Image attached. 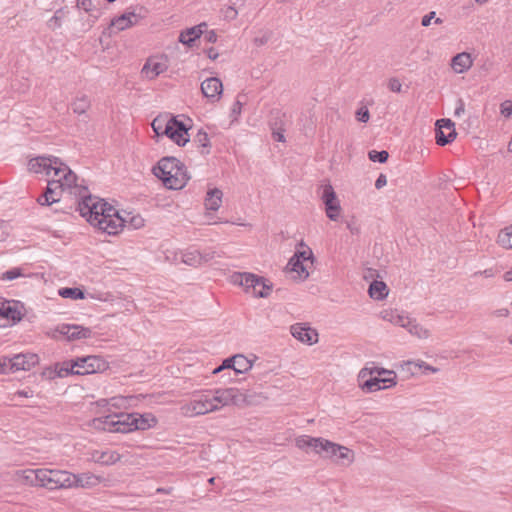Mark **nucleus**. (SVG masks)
<instances>
[{"instance_id":"1","label":"nucleus","mask_w":512,"mask_h":512,"mask_svg":"<svg viewBox=\"0 0 512 512\" xmlns=\"http://www.w3.org/2000/svg\"><path fill=\"white\" fill-rule=\"evenodd\" d=\"M243 399V394L237 388L205 390L194 393L190 400L182 403L180 413L188 418L203 416L226 406L237 405Z\"/></svg>"},{"instance_id":"2","label":"nucleus","mask_w":512,"mask_h":512,"mask_svg":"<svg viewBox=\"0 0 512 512\" xmlns=\"http://www.w3.org/2000/svg\"><path fill=\"white\" fill-rule=\"evenodd\" d=\"M76 204L80 215L100 231L108 235H116L122 231L125 220L113 206L102 199L93 197L88 192Z\"/></svg>"},{"instance_id":"3","label":"nucleus","mask_w":512,"mask_h":512,"mask_svg":"<svg viewBox=\"0 0 512 512\" xmlns=\"http://www.w3.org/2000/svg\"><path fill=\"white\" fill-rule=\"evenodd\" d=\"M34 174L55 178L63 192L74 195L76 202L89 191L85 185L78 183L77 175L57 157L34 156Z\"/></svg>"},{"instance_id":"4","label":"nucleus","mask_w":512,"mask_h":512,"mask_svg":"<svg viewBox=\"0 0 512 512\" xmlns=\"http://www.w3.org/2000/svg\"><path fill=\"white\" fill-rule=\"evenodd\" d=\"M153 174L159 178L168 189H182L187 181L185 166L175 157L167 156L159 160L153 168Z\"/></svg>"},{"instance_id":"5","label":"nucleus","mask_w":512,"mask_h":512,"mask_svg":"<svg viewBox=\"0 0 512 512\" xmlns=\"http://www.w3.org/2000/svg\"><path fill=\"white\" fill-rule=\"evenodd\" d=\"M151 126L157 136H167L178 146H184L189 141L186 125L175 116H158Z\"/></svg>"},{"instance_id":"6","label":"nucleus","mask_w":512,"mask_h":512,"mask_svg":"<svg viewBox=\"0 0 512 512\" xmlns=\"http://www.w3.org/2000/svg\"><path fill=\"white\" fill-rule=\"evenodd\" d=\"M230 282L252 292L255 297L267 298L271 295L273 284L268 279L253 273L235 272L230 276Z\"/></svg>"},{"instance_id":"7","label":"nucleus","mask_w":512,"mask_h":512,"mask_svg":"<svg viewBox=\"0 0 512 512\" xmlns=\"http://www.w3.org/2000/svg\"><path fill=\"white\" fill-rule=\"evenodd\" d=\"M34 478L41 487L49 490L68 489L70 472L57 469H35Z\"/></svg>"},{"instance_id":"8","label":"nucleus","mask_w":512,"mask_h":512,"mask_svg":"<svg viewBox=\"0 0 512 512\" xmlns=\"http://www.w3.org/2000/svg\"><path fill=\"white\" fill-rule=\"evenodd\" d=\"M318 455L342 465H351L355 461V453L353 450L325 438L323 439Z\"/></svg>"},{"instance_id":"9","label":"nucleus","mask_w":512,"mask_h":512,"mask_svg":"<svg viewBox=\"0 0 512 512\" xmlns=\"http://www.w3.org/2000/svg\"><path fill=\"white\" fill-rule=\"evenodd\" d=\"M69 362L72 366L71 368L69 367L70 375L102 373L109 368V363L104 358L97 355L78 357Z\"/></svg>"},{"instance_id":"10","label":"nucleus","mask_w":512,"mask_h":512,"mask_svg":"<svg viewBox=\"0 0 512 512\" xmlns=\"http://www.w3.org/2000/svg\"><path fill=\"white\" fill-rule=\"evenodd\" d=\"M47 335L54 339H59L60 336H63L68 341H74L90 338L92 330L76 324H61L54 330L47 332Z\"/></svg>"},{"instance_id":"11","label":"nucleus","mask_w":512,"mask_h":512,"mask_svg":"<svg viewBox=\"0 0 512 512\" xmlns=\"http://www.w3.org/2000/svg\"><path fill=\"white\" fill-rule=\"evenodd\" d=\"M313 265L314 258H290L284 271L290 279L304 281L309 277Z\"/></svg>"},{"instance_id":"12","label":"nucleus","mask_w":512,"mask_h":512,"mask_svg":"<svg viewBox=\"0 0 512 512\" xmlns=\"http://www.w3.org/2000/svg\"><path fill=\"white\" fill-rule=\"evenodd\" d=\"M22 305L16 301L0 298V327L12 326L22 319Z\"/></svg>"},{"instance_id":"13","label":"nucleus","mask_w":512,"mask_h":512,"mask_svg":"<svg viewBox=\"0 0 512 512\" xmlns=\"http://www.w3.org/2000/svg\"><path fill=\"white\" fill-rule=\"evenodd\" d=\"M321 189L322 192L320 198L325 205L326 215L330 220L335 221L339 217L341 211L340 201L338 200L331 184L328 183L322 185Z\"/></svg>"},{"instance_id":"14","label":"nucleus","mask_w":512,"mask_h":512,"mask_svg":"<svg viewBox=\"0 0 512 512\" xmlns=\"http://www.w3.org/2000/svg\"><path fill=\"white\" fill-rule=\"evenodd\" d=\"M47 183L44 192L37 198V202L44 205H51L61 201V197L65 194L63 188L59 184V181H55L53 177H43Z\"/></svg>"},{"instance_id":"15","label":"nucleus","mask_w":512,"mask_h":512,"mask_svg":"<svg viewBox=\"0 0 512 512\" xmlns=\"http://www.w3.org/2000/svg\"><path fill=\"white\" fill-rule=\"evenodd\" d=\"M435 139L436 144L445 146L453 142L457 136L454 123L447 118L436 121Z\"/></svg>"},{"instance_id":"16","label":"nucleus","mask_w":512,"mask_h":512,"mask_svg":"<svg viewBox=\"0 0 512 512\" xmlns=\"http://www.w3.org/2000/svg\"><path fill=\"white\" fill-rule=\"evenodd\" d=\"M105 481V478L93 474L91 472H84L79 474H74L70 472V478L68 480V483L70 485L68 486V489L71 488H83V489H91L99 484L103 483Z\"/></svg>"},{"instance_id":"17","label":"nucleus","mask_w":512,"mask_h":512,"mask_svg":"<svg viewBox=\"0 0 512 512\" xmlns=\"http://www.w3.org/2000/svg\"><path fill=\"white\" fill-rule=\"evenodd\" d=\"M291 335L299 342L306 345H314L319 340V334L309 323H295L290 326Z\"/></svg>"},{"instance_id":"18","label":"nucleus","mask_w":512,"mask_h":512,"mask_svg":"<svg viewBox=\"0 0 512 512\" xmlns=\"http://www.w3.org/2000/svg\"><path fill=\"white\" fill-rule=\"evenodd\" d=\"M140 16L135 12L129 11L111 21L110 30L111 33L123 31L127 28L137 24Z\"/></svg>"},{"instance_id":"19","label":"nucleus","mask_w":512,"mask_h":512,"mask_svg":"<svg viewBox=\"0 0 512 512\" xmlns=\"http://www.w3.org/2000/svg\"><path fill=\"white\" fill-rule=\"evenodd\" d=\"M397 385V380L384 379L383 377H370L360 384V388L366 393L388 389Z\"/></svg>"},{"instance_id":"20","label":"nucleus","mask_w":512,"mask_h":512,"mask_svg":"<svg viewBox=\"0 0 512 512\" xmlns=\"http://www.w3.org/2000/svg\"><path fill=\"white\" fill-rule=\"evenodd\" d=\"M122 456L115 450H93L90 453V459L100 465H113L121 460Z\"/></svg>"},{"instance_id":"21","label":"nucleus","mask_w":512,"mask_h":512,"mask_svg":"<svg viewBox=\"0 0 512 512\" xmlns=\"http://www.w3.org/2000/svg\"><path fill=\"white\" fill-rule=\"evenodd\" d=\"M201 91L206 98L216 101L223 91L222 82L217 77H210L202 82Z\"/></svg>"},{"instance_id":"22","label":"nucleus","mask_w":512,"mask_h":512,"mask_svg":"<svg viewBox=\"0 0 512 512\" xmlns=\"http://www.w3.org/2000/svg\"><path fill=\"white\" fill-rule=\"evenodd\" d=\"M380 317L395 326L405 328L410 323V316L405 313L398 311L397 309H384L380 312Z\"/></svg>"},{"instance_id":"23","label":"nucleus","mask_w":512,"mask_h":512,"mask_svg":"<svg viewBox=\"0 0 512 512\" xmlns=\"http://www.w3.org/2000/svg\"><path fill=\"white\" fill-rule=\"evenodd\" d=\"M71 363L64 361L62 363H57L54 366L47 367L41 372V377L46 380H54L55 378H65L70 376L69 371Z\"/></svg>"},{"instance_id":"24","label":"nucleus","mask_w":512,"mask_h":512,"mask_svg":"<svg viewBox=\"0 0 512 512\" xmlns=\"http://www.w3.org/2000/svg\"><path fill=\"white\" fill-rule=\"evenodd\" d=\"M323 437H312L308 435H301L295 439V445L298 449L303 451L312 450L315 454H319L320 447L323 442Z\"/></svg>"},{"instance_id":"25","label":"nucleus","mask_w":512,"mask_h":512,"mask_svg":"<svg viewBox=\"0 0 512 512\" xmlns=\"http://www.w3.org/2000/svg\"><path fill=\"white\" fill-rule=\"evenodd\" d=\"M386 275L387 270L383 265L369 261L363 265V279L366 281L372 282L374 280L384 279Z\"/></svg>"},{"instance_id":"26","label":"nucleus","mask_w":512,"mask_h":512,"mask_svg":"<svg viewBox=\"0 0 512 512\" xmlns=\"http://www.w3.org/2000/svg\"><path fill=\"white\" fill-rule=\"evenodd\" d=\"M206 23H201L197 26L187 28L186 30L182 31L179 35V41L182 44L187 45L188 47H192L193 43L196 39L200 38L203 34V28L206 27Z\"/></svg>"},{"instance_id":"27","label":"nucleus","mask_w":512,"mask_h":512,"mask_svg":"<svg viewBox=\"0 0 512 512\" xmlns=\"http://www.w3.org/2000/svg\"><path fill=\"white\" fill-rule=\"evenodd\" d=\"M116 414L94 418L89 425L97 430L116 432Z\"/></svg>"},{"instance_id":"28","label":"nucleus","mask_w":512,"mask_h":512,"mask_svg":"<svg viewBox=\"0 0 512 512\" xmlns=\"http://www.w3.org/2000/svg\"><path fill=\"white\" fill-rule=\"evenodd\" d=\"M7 373H14L22 370H29L31 363L25 354H17L12 358L8 357Z\"/></svg>"},{"instance_id":"29","label":"nucleus","mask_w":512,"mask_h":512,"mask_svg":"<svg viewBox=\"0 0 512 512\" xmlns=\"http://www.w3.org/2000/svg\"><path fill=\"white\" fill-rule=\"evenodd\" d=\"M472 66V59L469 53L462 52L455 55L451 60V67L456 73H464Z\"/></svg>"},{"instance_id":"30","label":"nucleus","mask_w":512,"mask_h":512,"mask_svg":"<svg viewBox=\"0 0 512 512\" xmlns=\"http://www.w3.org/2000/svg\"><path fill=\"white\" fill-rule=\"evenodd\" d=\"M405 329L411 336L421 340L428 339L431 336V331L412 317H410V323L407 324Z\"/></svg>"},{"instance_id":"31","label":"nucleus","mask_w":512,"mask_h":512,"mask_svg":"<svg viewBox=\"0 0 512 512\" xmlns=\"http://www.w3.org/2000/svg\"><path fill=\"white\" fill-rule=\"evenodd\" d=\"M369 295L375 300H383L387 297L389 289L383 279L374 280L369 286Z\"/></svg>"},{"instance_id":"32","label":"nucleus","mask_w":512,"mask_h":512,"mask_svg":"<svg viewBox=\"0 0 512 512\" xmlns=\"http://www.w3.org/2000/svg\"><path fill=\"white\" fill-rule=\"evenodd\" d=\"M223 193L218 188L210 189L205 198V207L208 210L217 211L222 204Z\"/></svg>"},{"instance_id":"33","label":"nucleus","mask_w":512,"mask_h":512,"mask_svg":"<svg viewBox=\"0 0 512 512\" xmlns=\"http://www.w3.org/2000/svg\"><path fill=\"white\" fill-rule=\"evenodd\" d=\"M166 69L167 67L165 64L153 60H148L142 68V74L146 78L154 79L163 73Z\"/></svg>"},{"instance_id":"34","label":"nucleus","mask_w":512,"mask_h":512,"mask_svg":"<svg viewBox=\"0 0 512 512\" xmlns=\"http://www.w3.org/2000/svg\"><path fill=\"white\" fill-rule=\"evenodd\" d=\"M403 370H407L411 372V374H414V369L423 370L424 373L430 372V373H437L439 372V368L434 367L432 365H429L425 361L417 360V361H406L401 365Z\"/></svg>"},{"instance_id":"35","label":"nucleus","mask_w":512,"mask_h":512,"mask_svg":"<svg viewBox=\"0 0 512 512\" xmlns=\"http://www.w3.org/2000/svg\"><path fill=\"white\" fill-rule=\"evenodd\" d=\"M116 432L128 433L134 431L133 414H116Z\"/></svg>"},{"instance_id":"36","label":"nucleus","mask_w":512,"mask_h":512,"mask_svg":"<svg viewBox=\"0 0 512 512\" xmlns=\"http://www.w3.org/2000/svg\"><path fill=\"white\" fill-rule=\"evenodd\" d=\"M228 362H232V369L235 373H244L252 368V363L243 355H235L228 359Z\"/></svg>"},{"instance_id":"37","label":"nucleus","mask_w":512,"mask_h":512,"mask_svg":"<svg viewBox=\"0 0 512 512\" xmlns=\"http://www.w3.org/2000/svg\"><path fill=\"white\" fill-rule=\"evenodd\" d=\"M497 242L503 248H512V225L500 231Z\"/></svg>"},{"instance_id":"38","label":"nucleus","mask_w":512,"mask_h":512,"mask_svg":"<svg viewBox=\"0 0 512 512\" xmlns=\"http://www.w3.org/2000/svg\"><path fill=\"white\" fill-rule=\"evenodd\" d=\"M133 424L134 430H145L151 427V422L155 423L156 420L154 418H148L143 415L133 414Z\"/></svg>"},{"instance_id":"39","label":"nucleus","mask_w":512,"mask_h":512,"mask_svg":"<svg viewBox=\"0 0 512 512\" xmlns=\"http://www.w3.org/2000/svg\"><path fill=\"white\" fill-rule=\"evenodd\" d=\"M74 113L83 114L90 107V101L87 96L77 97L71 105Z\"/></svg>"},{"instance_id":"40","label":"nucleus","mask_w":512,"mask_h":512,"mask_svg":"<svg viewBox=\"0 0 512 512\" xmlns=\"http://www.w3.org/2000/svg\"><path fill=\"white\" fill-rule=\"evenodd\" d=\"M58 294L63 298L71 299H83L85 297L83 291L79 288H61L59 289Z\"/></svg>"},{"instance_id":"41","label":"nucleus","mask_w":512,"mask_h":512,"mask_svg":"<svg viewBox=\"0 0 512 512\" xmlns=\"http://www.w3.org/2000/svg\"><path fill=\"white\" fill-rule=\"evenodd\" d=\"M368 157L373 162L385 163L388 160L389 154L386 150H371L368 153Z\"/></svg>"},{"instance_id":"42","label":"nucleus","mask_w":512,"mask_h":512,"mask_svg":"<svg viewBox=\"0 0 512 512\" xmlns=\"http://www.w3.org/2000/svg\"><path fill=\"white\" fill-rule=\"evenodd\" d=\"M194 143H196L199 147L202 148H209L210 147V140L208 137V134L203 131L199 130L194 138Z\"/></svg>"},{"instance_id":"43","label":"nucleus","mask_w":512,"mask_h":512,"mask_svg":"<svg viewBox=\"0 0 512 512\" xmlns=\"http://www.w3.org/2000/svg\"><path fill=\"white\" fill-rule=\"evenodd\" d=\"M381 369H383V368L382 367H372V368L365 367V368L360 370L358 378L359 379H365L367 376H372L374 374H376L377 377H380L381 376V373H380Z\"/></svg>"},{"instance_id":"44","label":"nucleus","mask_w":512,"mask_h":512,"mask_svg":"<svg viewBox=\"0 0 512 512\" xmlns=\"http://www.w3.org/2000/svg\"><path fill=\"white\" fill-rule=\"evenodd\" d=\"M21 275H22V272H21L20 268H13V269H10V270L4 272L2 274V276H1V279L2 280L11 281V280H14V279H16L17 277H19Z\"/></svg>"},{"instance_id":"45","label":"nucleus","mask_w":512,"mask_h":512,"mask_svg":"<svg viewBox=\"0 0 512 512\" xmlns=\"http://www.w3.org/2000/svg\"><path fill=\"white\" fill-rule=\"evenodd\" d=\"M299 248L294 252V254L292 256H297V257H300V256H313L312 254V250L306 246L303 242H300L298 244Z\"/></svg>"},{"instance_id":"46","label":"nucleus","mask_w":512,"mask_h":512,"mask_svg":"<svg viewBox=\"0 0 512 512\" xmlns=\"http://www.w3.org/2000/svg\"><path fill=\"white\" fill-rule=\"evenodd\" d=\"M370 118L369 110L366 107H361L356 112V119L360 122L366 123Z\"/></svg>"},{"instance_id":"47","label":"nucleus","mask_w":512,"mask_h":512,"mask_svg":"<svg viewBox=\"0 0 512 512\" xmlns=\"http://www.w3.org/2000/svg\"><path fill=\"white\" fill-rule=\"evenodd\" d=\"M500 111L504 117H506V118L510 117L512 114V101H510V100L504 101L500 106Z\"/></svg>"},{"instance_id":"48","label":"nucleus","mask_w":512,"mask_h":512,"mask_svg":"<svg viewBox=\"0 0 512 512\" xmlns=\"http://www.w3.org/2000/svg\"><path fill=\"white\" fill-rule=\"evenodd\" d=\"M388 87L392 92H401L402 84L397 78H391L388 83Z\"/></svg>"},{"instance_id":"49","label":"nucleus","mask_w":512,"mask_h":512,"mask_svg":"<svg viewBox=\"0 0 512 512\" xmlns=\"http://www.w3.org/2000/svg\"><path fill=\"white\" fill-rule=\"evenodd\" d=\"M272 136L275 141H278V142L285 141L284 129H282V128L275 129L274 127H272Z\"/></svg>"},{"instance_id":"50","label":"nucleus","mask_w":512,"mask_h":512,"mask_svg":"<svg viewBox=\"0 0 512 512\" xmlns=\"http://www.w3.org/2000/svg\"><path fill=\"white\" fill-rule=\"evenodd\" d=\"M179 264H186L189 266H198L201 264V258H194V257H191L188 259L181 258V261L179 262ZM175 265H178V263H175Z\"/></svg>"},{"instance_id":"51","label":"nucleus","mask_w":512,"mask_h":512,"mask_svg":"<svg viewBox=\"0 0 512 512\" xmlns=\"http://www.w3.org/2000/svg\"><path fill=\"white\" fill-rule=\"evenodd\" d=\"M92 0H77V7L83 9L86 12L92 10Z\"/></svg>"},{"instance_id":"52","label":"nucleus","mask_w":512,"mask_h":512,"mask_svg":"<svg viewBox=\"0 0 512 512\" xmlns=\"http://www.w3.org/2000/svg\"><path fill=\"white\" fill-rule=\"evenodd\" d=\"M8 235L9 225L4 221H0V241H4Z\"/></svg>"},{"instance_id":"53","label":"nucleus","mask_w":512,"mask_h":512,"mask_svg":"<svg viewBox=\"0 0 512 512\" xmlns=\"http://www.w3.org/2000/svg\"><path fill=\"white\" fill-rule=\"evenodd\" d=\"M238 12L233 6H228L224 11V16L226 19L233 20L237 17Z\"/></svg>"},{"instance_id":"54","label":"nucleus","mask_w":512,"mask_h":512,"mask_svg":"<svg viewBox=\"0 0 512 512\" xmlns=\"http://www.w3.org/2000/svg\"><path fill=\"white\" fill-rule=\"evenodd\" d=\"M270 36H271V32H269V33H265V34H264L263 36H261V37H256V38L254 39V43H255V45H257V46L265 45V44L269 41Z\"/></svg>"},{"instance_id":"55","label":"nucleus","mask_w":512,"mask_h":512,"mask_svg":"<svg viewBox=\"0 0 512 512\" xmlns=\"http://www.w3.org/2000/svg\"><path fill=\"white\" fill-rule=\"evenodd\" d=\"M380 373H381L380 377H383L384 379L397 380V375L393 370H388V369L384 368V369H381Z\"/></svg>"},{"instance_id":"56","label":"nucleus","mask_w":512,"mask_h":512,"mask_svg":"<svg viewBox=\"0 0 512 512\" xmlns=\"http://www.w3.org/2000/svg\"><path fill=\"white\" fill-rule=\"evenodd\" d=\"M61 25V19L60 17L57 15V13L50 18V20L48 21V26L51 28V29H56L58 27H60Z\"/></svg>"},{"instance_id":"57","label":"nucleus","mask_w":512,"mask_h":512,"mask_svg":"<svg viewBox=\"0 0 512 512\" xmlns=\"http://www.w3.org/2000/svg\"><path fill=\"white\" fill-rule=\"evenodd\" d=\"M492 315L496 318H506L509 316V310L507 308H500L494 310Z\"/></svg>"},{"instance_id":"58","label":"nucleus","mask_w":512,"mask_h":512,"mask_svg":"<svg viewBox=\"0 0 512 512\" xmlns=\"http://www.w3.org/2000/svg\"><path fill=\"white\" fill-rule=\"evenodd\" d=\"M387 184V178L384 174H380L375 181L376 189H381Z\"/></svg>"},{"instance_id":"59","label":"nucleus","mask_w":512,"mask_h":512,"mask_svg":"<svg viewBox=\"0 0 512 512\" xmlns=\"http://www.w3.org/2000/svg\"><path fill=\"white\" fill-rule=\"evenodd\" d=\"M204 39L208 43H215L217 41V34L213 30L208 31L205 33Z\"/></svg>"},{"instance_id":"60","label":"nucleus","mask_w":512,"mask_h":512,"mask_svg":"<svg viewBox=\"0 0 512 512\" xmlns=\"http://www.w3.org/2000/svg\"><path fill=\"white\" fill-rule=\"evenodd\" d=\"M435 17V12H430L428 14H426L423 18H422V21H421V24L422 26L424 27H427L430 25L431 23V20Z\"/></svg>"},{"instance_id":"61","label":"nucleus","mask_w":512,"mask_h":512,"mask_svg":"<svg viewBox=\"0 0 512 512\" xmlns=\"http://www.w3.org/2000/svg\"><path fill=\"white\" fill-rule=\"evenodd\" d=\"M8 357H0V374L7 373Z\"/></svg>"},{"instance_id":"62","label":"nucleus","mask_w":512,"mask_h":512,"mask_svg":"<svg viewBox=\"0 0 512 512\" xmlns=\"http://www.w3.org/2000/svg\"><path fill=\"white\" fill-rule=\"evenodd\" d=\"M464 111H465L464 102L461 99H459L458 106L455 109V116H460L461 114L464 113Z\"/></svg>"},{"instance_id":"63","label":"nucleus","mask_w":512,"mask_h":512,"mask_svg":"<svg viewBox=\"0 0 512 512\" xmlns=\"http://www.w3.org/2000/svg\"><path fill=\"white\" fill-rule=\"evenodd\" d=\"M207 56L209 59L211 60H216L219 56L218 52L216 51V49H214L213 47L209 48L207 50Z\"/></svg>"},{"instance_id":"64","label":"nucleus","mask_w":512,"mask_h":512,"mask_svg":"<svg viewBox=\"0 0 512 512\" xmlns=\"http://www.w3.org/2000/svg\"><path fill=\"white\" fill-rule=\"evenodd\" d=\"M347 228L350 230L352 234L359 233V228L354 222H347Z\"/></svg>"}]
</instances>
